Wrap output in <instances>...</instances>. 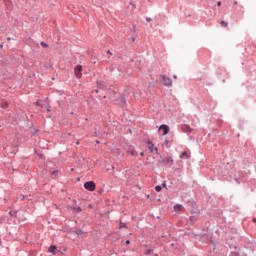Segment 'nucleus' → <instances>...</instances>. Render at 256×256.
Returning a JSON list of instances; mask_svg holds the SVG:
<instances>
[{
    "mask_svg": "<svg viewBox=\"0 0 256 256\" xmlns=\"http://www.w3.org/2000/svg\"><path fill=\"white\" fill-rule=\"evenodd\" d=\"M160 163H164L165 165H173V157L171 156H161Z\"/></svg>",
    "mask_w": 256,
    "mask_h": 256,
    "instance_id": "1",
    "label": "nucleus"
},
{
    "mask_svg": "<svg viewBox=\"0 0 256 256\" xmlns=\"http://www.w3.org/2000/svg\"><path fill=\"white\" fill-rule=\"evenodd\" d=\"M161 79L163 81V85H165L166 87H172L173 81L171 80V78H169L165 75H162Z\"/></svg>",
    "mask_w": 256,
    "mask_h": 256,
    "instance_id": "2",
    "label": "nucleus"
},
{
    "mask_svg": "<svg viewBox=\"0 0 256 256\" xmlns=\"http://www.w3.org/2000/svg\"><path fill=\"white\" fill-rule=\"evenodd\" d=\"M96 187L93 181H88L84 184V188H86L87 191H95Z\"/></svg>",
    "mask_w": 256,
    "mask_h": 256,
    "instance_id": "3",
    "label": "nucleus"
},
{
    "mask_svg": "<svg viewBox=\"0 0 256 256\" xmlns=\"http://www.w3.org/2000/svg\"><path fill=\"white\" fill-rule=\"evenodd\" d=\"M81 71H83V66L78 65L75 67L74 73L77 79H81L83 77V74L81 73Z\"/></svg>",
    "mask_w": 256,
    "mask_h": 256,
    "instance_id": "4",
    "label": "nucleus"
},
{
    "mask_svg": "<svg viewBox=\"0 0 256 256\" xmlns=\"http://www.w3.org/2000/svg\"><path fill=\"white\" fill-rule=\"evenodd\" d=\"M147 148L149 149L150 153H153L154 151L157 153V151H159L153 142H148Z\"/></svg>",
    "mask_w": 256,
    "mask_h": 256,
    "instance_id": "5",
    "label": "nucleus"
},
{
    "mask_svg": "<svg viewBox=\"0 0 256 256\" xmlns=\"http://www.w3.org/2000/svg\"><path fill=\"white\" fill-rule=\"evenodd\" d=\"M159 131H163V135H167L169 133V126L163 124L159 127Z\"/></svg>",
    "mask_w": 256,
    "mask_h": 256,
    "instance_id": "6",
    "label": "nucleus"
},
{
    "mask_svg": "<svg viewBox=\"0 0 256 256\" xmlns=\"http://www.w3.org/2000/svg\"><path fill=\"white\" fill-rule=\"evenodd\" d=\"M189 157H191V155L189 154V152H183L180 155V159H189Z\"/></svg>",
    "mask_w": 256,
    "mask_h": 256,
    "instance_id": "7",
    "label": "nucleus"
},
{
    "mask_svg": "<svg viewBox=\"0 0 256 256\" xmlns=\"http://www.w3.org/2000/svg\"><path fill=\"white\" fill-rule=\"evenodd\" d=\"M128 151H129L130 155H133V157H136L137 152L135 151V148L130 147Z\"/></svg>",
    "mask_w": 256,
    "mask_h": 256,
    "instance_id": "8",
    "label": "nucleus"
},
{
    "mask_svg": "<svg viewBox=\"0 0 256 256\" xmlns=\"http://www.w3.org/2000/svg\"><path fill=\"white\" fill-rule=\"evenodd\" d=\"M174 211H183V205L176 204V205L174 206Z\"/></svg>",
    "mask_w": 256,
    "mask_h": 256,
    "instance_id": "9",
    "label": "nucleus"
},
{
    "mask_svg": "<svg viewBox=\"0 0 256 256\" xmlns=\"http://www.w3.org/2000/svg\"><path fill=\"white\" fill-rule=\"evenodd\" d=\"M55 251H57V246H50L49 253H53V255H55Z\"/></svg>",
    "mask_w": 256,
    "mask_h": 256,
    "instance_id": "10",
    "label": "nucleus"
},
{
    "mask_svg": "<svg viewBox=\"0 0 256 256\" xmlns=\"http://www.w3.org/2000/svg\"><path fill=\"white\" fill-rule=\"evenodd\" d=\"M164 147H167V149H169V147H171V143H169V140H165L163 143Z\"/></svg>",
    "mask_w": 256,
    "mask_h": 256,
    "instance_id": "11",
    "label": "nucleus"
},
{
    "mask_svg": "<svg viewBox=\"0 0 256 256\" xmlns=\"http://www.w3.org/2000/svg\"><path fill=\"white\" fill-rule=\"evenodd\" d=\"M220 25H221V27H229V23H227L225 21H221Z\"/></svg>",
    "mask_w": 256,
    "mask_h": 256,
    "instance_id": "12",
    "label": "nucleus"
},
{
    "mask_svg": "<svg viewBox=\"0 0 256 256\" xmlns=\"http://www.w3.org/2000/svg\"><path fill=\"white\" fill-rule=\"evenodd\" d=\"M1 107H2V109H7V107H9V104L7 102H3L1 104Z\"/></svg>",
    "mask_w": 256,
    "mask_h": 256,
    "instance_id": "13",
    "label": "nucleus"
},
{
    "mask_svg": "<svg viewBox=\"0 0 256 256\" xmlns=\"http://www.w3.org/2000/svg\"><path fill=\"white\" fill-rule=\"evenodd\" d=\"M125 227H127V224L123 223L122 221H120V229H125Z\"/></svg>",
    "mask_w": 256,
    "mask_h": 256,
    "instance_id": "14",
    "label": "nucleus"
},
{
    "mask_svg": "<svg viewBox=\"0 0 256 256\" xmlns=\"http://www.w3.org/2000/svg\"><path fill=\"white\" fill-rule=\"evenodd\" d=\"M121 99V105L125 106V97L124 96H120Z\"/></svg>",
    "mask_w": 256,
    "mask_h": 256,
    "instance_id": "15",
    "label": "nucleus"
},
{
    "mask_svg": "<svg viewBox=\"0 0 256 256\" xmlns=\"http://www.w3.org/2000/svg\"><path fill=\"white\" fill-rule=\"evenodd\" d=\"M161 189H162V187L159 185L155 187V191H157V193H159L161 191Z\"/></svg>",
    "mask_w": 256,
    "mask_h": 256,
    "instance_id": "16",
    "label": "nucleus"
},
{
    "mask_svg": "<svg viewBox=\"0 0 256 256\" xmlns=\"http://www.w3.org/2000/svg\"><path fill=\"white\" fill-rule=\"evenodd\" d=\"M73 211H76L77 213H81V207H78V208H73Z\"/></svg>",
    "mask_w": 256,
    "mask_h": 256,
    "instance_id": "17",
    "label": "nucleus"
},
{
    "mask_svg": "<svg viewBox=\"0 0 256 256\" xmlns=\"http://www.w3.org/2000/svg\"><path fill=\"white\" fill-rule=\"evenodd\" d=\"M76 235H83V230H81V229L77 230Z\"/></svg>",
    "mask_w": 256,
    "mask_h": 256,
    "instance_id": "18",
    "label": "nucleus"
},
{
    "mask_svg": "<svg viewBox=\"0 0 256 256\" xmlns=\"http://www.w3.org/2000/svg\"><path fill=\"white\" fill-rule=\"evenodd\" d=\"M40 45H41V47H49V45H47V43H45V42H41Z\"/></svg>",
    "mask_w": 256,
    "mask_h": 256,
    "instance_id": "19",
    "label": "nucleus"
},
{
    "mask_svg": "<svg viewBox=\"0 0 256 256\" xmlns=\"http://www.w3.org/2000/svg\"><path fill=\"white\" fill-rule=\"evenodd\" d=\"M162 187H164L165 189H167V184L164 182V183L162 184Z\"/></svg>",
    "mask_w": 256,
    "mask_h": 256,
    "instance_id": "20",
    "label": "nucleus"
},
{
    "mask_svg": "<svg viewBox=\"0 0 256 256\" xmlns=\"http://www.w3.org/2000/svg\"><path fill=\"white\" fill-rule=\"evenodd\" d=\"M217 6H218V7H221V1H218V2H217Z\"/></svg>",
    "mask_w": 256,
    "mask_h": 256,
    "instance_id": "21",
    "label": "nucleus"
},
{
    "mask_svg": "<svg viewBox=\"0 0 256 256\" xmlns=\"http://www.w3.org/2000/svg\"><path fill=\"white\" fill-rule=\"evenodd\" d=\"M131 243V241L127 240L126 241V245H129Z\"/></svg>",
    "mask_w": 256,
    "mask_h": 256,
    "instance_id": "22",
    "label": "nucleus"
},
{
    "mask_svg": "<svg viewBox=\"0 0 256 256\" xmlns=\"http://www.w3.org/2000/svg\"><path fill=\"white\" fill-rule=\"evenodd\" d=\"M140 155H141V157H143V155H145V153L141 152Z\"/></svg>",
    "mask_w": 256,
    "mask_h": 256,
    "instance_id": "23",
    "label": "nucleus"
},
{
    "mask_svg": "<svg viewBox=\"0 0 256 256\" xmlns=\"http://www.w3.org/2000/svg\"><path fill=\"white\" fill-rule=\"evenodd\" d=\"M173 79H177V75H174V76H173Z\"/></svg>",
    "mask_w": 256,
    "mask_h": 256,
    "instance_id": "24",
    "label": "nucleus"
},
{
    "mask_svg": "<svg viewBox=\"0 0 256 256\" xmlns=\"http://www.w3.org/2000/svg\"><path fill=\"white\" fill-rule=\"evenodd\" d=\"M55 173H57L56 171L52 172V175H55Z\"/></svg>",
    "mask_w": 256,
    "mask_h": 256,
    "instance_id": "25",
    "label": "nucleus"
},
{
    "mask_svg": "<svg viewBox=\"0 0 256 256\" xmlns=\"http://www.w3.org/2000/svg\"><path fill=\"white\" fill-rule=\"evenodd\" d=\"M253 222L256 223V218L253 219Z\"/></svg>",
    "mask_w": 256,
    "mask_h": 256,
    "instance_id": "26",
    "label": "nucleus"
},
{
    "mask_svg": "<svg viewBox=\"0 0 256 256\" xmlns=\"http://www.w3.org/2000/svg\"><path fill=\"white\" fill-rule=\"evenodd\" d=\"M147 21H151V18H147Z\"/></svg>",
    "mask_w": 256,
    "mask_h": 256,
    "instance_id": "27",
    "label": "nucleus"
},
{
    "mask_svg": "<svg viewBox=\"0 0 256 256\" xmlns=\"http://www.w3.org/2000/svg\"><path fill=\"white\" fill-rule=\"evenodd\" d=\"M108 54L111 55V51H108Z\"/></svg>",
    "mask_w": 256,
    "mask_h": 256,
    "instance_id": "28",
    "label": "nucleus"
},
{
    "mask_svg": "<svg viewBox=\"0 0 256 256\" xmlns=\"http://www.w3.org/2000/svg\"><path fill=\"white\" fill-rule=\"evenodd\" d=\"M234 5H237V2H234Z\"/></svg>",
    "mask_w": 256,
    "mask_h": 256,
    "instance_id": "29",
    "label": "nucleus"
},
{
    "mask_svg": "<svg viewBox=\"0 0 256 256\" xmlns=\"http://www.w3.org/2000/svg\"><path fill=\"white\" fill-rule=\"evenodd\" d=\"M76 145H79V142H76Z\"/></svg>",
    "mask_w": 256,
    "mask_h": 256,
    "instance_id": "30",
    "label": "nucleus"
}]
</instances>
